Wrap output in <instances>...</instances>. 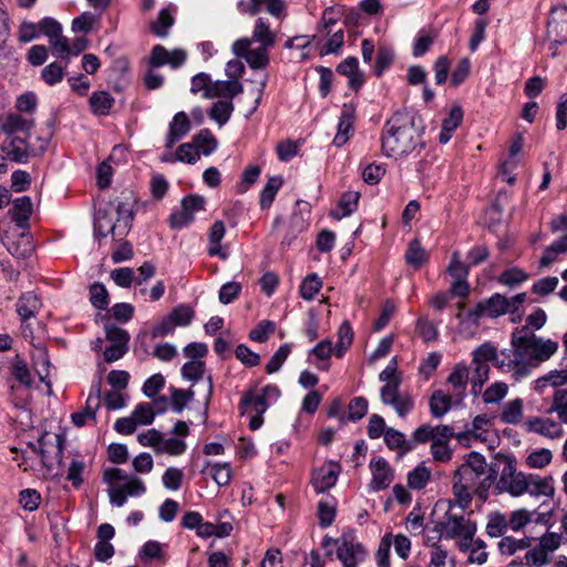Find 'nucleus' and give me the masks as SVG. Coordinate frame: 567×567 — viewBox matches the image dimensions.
Returning <instances> with one entry per match:
<instances>
[{
	"label": "nucleus",
	"instance_id": "f8f14e48",
	"mask_svg": "<svg viewBox=\"0 0 567 567\" xmlns=\"http://www.w3.org/2000/svg\"><path fill=\"white\" fill-rule=\"evenodd\" d=\"M492 423L486 415H477L472 423V427L457 433L456 439L462 444H468L471 441L488 443L489 449H494V433L491 430Z\"/></svg>",
	"mask_w": 567,
	"mask_h": 567
},
{
	"label": "nucleus",
	"instance_id": "de8ad7c7",
	"mask_svg": "<svg viewBox=\"0 0 567 567\" xmlns=\"http://www.w3.org/2000/svg\"><path fill=\"white\" fill-rule=\"evenodd\" d=\"M282 179L278 176L269 177L267 184L260 193V207L261 209L269 208L272 204L275 196L281 187Z\"/></svg>",
	"mask_w": 567,
	"mask_h": 567
},
{
	"label": "nucleus",
	"instance_id": "4c0bfd02",
	"mask_svg": "<svg viewBox=\"0 0 567 567\" xmlns=\"http://www.w3.org/2000/svg\"><path fill=\"white\" fill-rule=\"evenodd\" d=\"M142 424V403L136 404L132 416L121 417L114 423V430L124 435L132 434Z\"/></svg>",
	"mask_w": 567,
	"mask_h": 567
},
{
	"label": "nucleus",
	"instance_id": "7c9ffc66",
	"mask_svg": "<svg viewBox=\"0 0 567 567\" xmlns=\"http://www.w3.org/2000/svg\"><path fill=\"white\" fill-rule=\"evenodd\" d=\"M455 557L439 543L430 546L429 564L426 567H455Z\"/></svg>",
	"mask_w": 567,
	"mask_h": 567
},
{
	"label": "nucleus",
	"instance_id": "49530a36",
	"mask_svg": "<svg viewBox=\"0 0 567 567\" xmlns=\"http://www.w3.org/2000/svg\"><path fill=\"white\" fill-rule=\"evenodd\" d=\"M322 288V281L317 274L308 275L299 287L300 297L303 300H312Z\"/></svg>",
	"mask_w": 567,
	"mask_h": 567
},
{
	"label": "nucleus",
	"instance_id": "39448f33",
	"mask_svg": "<svg viewBox=\"0 0 567 567\" xmlns=\"http://www.w3.org/2000/svg\"><path fill=\"white\" fill-rule=\"evenodd\" d=\"M28 447L40 455L41 463L49 473L62 464L64 439L60 434L45 432L39 437L38 443H28Z\"/></svg>",
	"mask_w": 567,
	"mask_h": 567
},
{
	"label": "nucleus",
	"instance_id": "ea45409f",
	"mask_svg": "<svg viewBox=\"0 0 567 567\" xmlns=\"http://www.w3.org/2000/svg\"><path fill=\"white\" fill-rule=\"evenodd\" d=\"M482 303L487 317L497 318L508 312L507 298L499 293H494Z\"/></svg>",
	"mask_w": 567,
	"mask_h": 567
},
{
	"label": "nucleus",
	"instance_id": "dca6fc26",
	"mask_svg": "<svg viewBox=\"0 0 567 567\" xmlns=\"http://www.w3.org/2000/svg\"><path fill=\"white\" fill-rule=\"evenodd\" d=\"M1 151L6 158L16 163H27L30 157V150L25 138L7 135L1 143Z\"/></svg>",
	"mask_w": 567,
	"mask_h": 567
},
{
	"label": "nucleus",
	"instance_id": "09e8293b",
	"mask_svg": "<svg viewBox=\"0 0 567 567\" xmlns=\"http://www.w3.org/2000/svg\"><path fill=\"white\" fill-rule=\"evenodd\" d=\"M353 331L348 321H343L338 330V341L336 346V355L341 358L348 348L352 344Z\"/></svg>",
	"mask_w": 567,
	"mask_h": 567
},
{
	"label": "nucleus",
	"instance_id": "b1692460",
	"mask_svg": "<svg viewBox=\"0 0 567 567\" xmlns=\"http://www.w3.org/2000/svg\"><path fill=\"white\" fill-rule=\"evenodd\" d=\"M41 306L40 298L31 291L22 293L16 303L17 312L22 321L35 317Z\"/></svg>",
	"mask_w": 567,
	"mask_h": 567
},
{
	"label": "nucleus",
	"instance_id": "774afa93",
	"mask_svg": "<svg viewBox=\"0 0 567 567\" xmlns=\"http://www.w3.org/2000/svg\"><path fill=\"white\" fill-rule=\"evenodd\" d=\"M528 279L527 272L523 269L513 267L503 271L499 276V282L508 287H515Z\"/></svg>",
	"mask_w": 567,
	"mask_h": 567
},
{
	"label": "nucleus",
	"instance_id": "bb28decb",
	"mask_svg": "<svg viewBox=\"0 0 567 567\" xmlns=\"http://www.w3.org/2000/svg\"><path fill=\"white\" fill-rule=\"evenodd\" d=\"M462 120H463L462 107L460 105H454L451 109L449 116L446 118H444L442 122V128H441V133L439 135L440 143L446 144L451 140L454 131L462 123Z\"/></svg>",
	"mask_w": 567,
	"mask_h": 567
},
{
	"label": "nucleus",
	"instance_id": "a18cd8bd",
	"mask_svg": "<svg viewBox=\"0 0 567 567\" xmlns=\"http://www.w3.org/2000/svg\"><path fill=\"white\" fill-rule=\"evenodd\" d=\"M547 413H556L559 421L567 424V389H558L554 392Z\"/></svg>",
	"mask_w": 567,
	"mask_h": 567
},
{
	"label": "nucleus",
	"instance_id": "cd10ccee",
	"mask_svg": "<svg viewBox=\"0 0 567 567\" xmlns=\"http://www.w3.org/2000/svg\"><path fill=\"white\" fill-rule=\"evenodd\" d=\"M251 43L257 42L259 45L272 48L276 43V33L271 31L268 21L264 18H258L255 22Z\"/></svg>",
	"mask_w": 567,
	"mask_h": 567
},
{
	"label": "nucleus",
	"instance_id": "c9c22d12",
	"mask_svg": "<svg viewBox=\"0 0 567 567\" xmlns=\"http://www.w3.org/2000/svg\"><path fill=\"white\" fill-rule=\"evenodd\" d=\"M167 548V543H161L157 540H148L144 543V561L150 559L159 566L165 565L169 558L166 551Z\"/></svg>",
	"mask_w": 567,
	"mask_h": 567
},
{
	"label": "nucleus",
	"instance_id": "423d86ee",
	"mask_svg": "<svg viewBox=\"0 0 567 567\" xmlns=\"http://www.w3.org/2000/svg\"><path fill=\"white\" fill-rule=\"evenodd\" d=\"M437 528L442 538L451 540L458 536L470 537V533H476V523L466 517L463 511L456 512L449 503L444 517L437 523Z\"/></svg>",
	"mask_w": 567,
	"mask_h": 567
},
{
	"label": "nucleus",
	"instance_id": "473e14b6",
	"mask_svg": "<svg viewBox=\"0 0 567 567\" xmlns=\"http://www.w3.org/2000/svg\"><path fill=\"white\" fill-rule=\"evenodd\" d=\"M453 403L454 398L451 393H445L442 390L435 391L430 398L431 414L436 419H441L450 411Z\"/></svg>",
	"mask_w": 567,
	"mask_h": 567
},
{
	"label": "nucleus",
	"instance_id": "c85d7f7f",
	"mask_svg": "<svg viewBox=\"0 0 567 567\" xmlns=\"http://www.w3.org/2000/svg\"><path fill=\"white\" fill-rule=\"evenodd\" d=\"M225 225L221 220H217L213 224L209 231V248L208 252L210 256H218L221 259H227L228 252L226 248L220 245L221 239L225 236Z\"/></svg>",
	"mask_w": 567,
	"mask_h": 567
},
{
	"label": "nucleus",
	"instance_id": "c03bdc74",
	"mask_svg": "<svg viewBox=\"0 0 567 567\" xmlns=\"http://www.w3.org/2000/svg\"><path fill=\"white\" fill-rule=\"evenodd\" d=\"M8 251L18 258H27L33 251L32 238L28 233H22L18 241H9L7 244Z\"/></svg>",
	"mask_w": 567,
	"mask_h": 567
},
{
	"label": "nucleus",
	"instance_id": "6e6552de",
	"mask_svg": "<svg viewBox=\"0 0 567 567\" xmlns=\"http://www.w3.org/2000/svg\"><path fill=\"white\" fill-rule=\"evenodd\" d=\"M336 555L343 567H359L368 558L367 548L351 535L334 540Z\"/></svg>",
	"mask_w": 567,
	"mask_h": 567
},
{
	"label": "nucleus",
	"instance_id": "4be33fe9",
	"mask_svg": "<svg viewBox=\"0 0 567 567\" xmlns=\"http://www.w3.org/2000/svg\"><path fill=\"white\" fill-rule=\"evenodd\" d=\"M526 489L532 496L551 497L555 493L551 477H540L537 474H526Z\"/></svg>",
	"mask_w": 567,
	"mask_h": 567
},
{
	"label": "nucleus",
	"instance_id": "8fccbe9b",
	"mask_svg": "<svg viewBox=\"0 0 567 567\" xmlns=\"http://www.w3.org/2000/svg\"><path fill=\"white\" fill-rule=\"evenodd\" d=\"M233 111L234 105L230 101H218L210 109L209 116L218 123L219 126H223L230 118Z\"/></svg>",
	"mask_w": 567,
	"mask_h": 567
},
{
	"label": "nucleus",
	"instance_id": "412c9836",
	"mask_svg": "<svg viewBox=\"0 0 567 567\" xmlns=\"http://www.w3.org/2000/svg\"><path fill=\"white\" fill-rule=\"evenodd\" d=\"M337 72L349 79V86L359 90L364 83V75L359 70L358 59L349 56L337 65Z\"/></svg>",
	"mask_w": 567,
	"mask_h": 567
},
{
	"label": "nucleus",
	"instance_id": "6e6d98bb",
	"mask_svg": "<svg viewBox=\"0 0 567 567\" xmlns=\"http://www.w3.org/2000/svg\"><path fill=\"white\" fill-rule=\"evenodd\" d=\"M169 188L168 181L158 173H154L150 181V193L151 198L155 202H159L164 198Z\"/></svg>",
	"mask_w": 567,
	"mask_h": 567
},
{
	"label": "nucleus",
	"instance_id": "f3484780",
	"mask_svg": "<svg viewBox=\"0 0 567 567\" xmlns=\"http://www.w3.org/2000/svg\"><path fill=\"white\" fill-rule=\"evenodd\" d=\"M470 381V371L464 363H457L450 373L446 383L452 388L454 403L458 404L463 401L466 393V385Z\"/></svg>",
	"mask_w": 567,
	"mask_h": 567
},
{
	"label": "nucleus",
	"instance_id": "0eeeda50",
	"mask_svg": "<svg viewBox=\"0 0 567 567\" xmlns=\"http://www.w3.org/2000/svg\"><path fill=\"white\" fill-rule=\"evenodd\" d=\"M165 383V378L161 373H155L144 381V395L152 399L148 406L144 403V425L151 424L156 414L164 413L168 409L169 401L167 396L157 395Z\"/></svg>",
	"mask_w": 567,
	"mask_h": 567
},
{
	"label": "nucleus",
	"instance_id": "6ab92c4d",
	"mask_svg": "<svg viewBox=\"0 0 567 567\" xmlns=\"http://www.w3.org/2000/svg\"><path fill=\"white\" fill-rule=\"evenodd\" d=\"M339 475L337 464L330 463L313 472L312 486L317 493H323L336 485Z\"/></svg>",
	"mask_w": 567,
	"mask_h": 567
},
{
	"label": "nucleus",
	"instance_id": "20e7f679",
	"mask_svg": "<svg viewBox=\"0 0 567 567\" xmlns=\"http://www.w3.org/2000/svg\"><path fill=\"white\" fill-rule=\"evenodd\" d=\"M103 481L109 484V496L113 505L123 506L128 497L137 496L142 489V482L137 476L128 475L117 467L105 468Z\"/></svg>",
	"mask_w": 567,
	"mask_h": 567
},
{
	"label": "nucleus",
	"instance_id": "37998d69",
	"mask_svg": "<svg viewBox=\"0 0 567 567\" xmlns=\"http://www.w3.org/2000/svg\"><path fill=\"white\" fill-rule=\"evenodd\" d=\"M523 400L514 399L504 404L501 421L506 424H517L523 417Z\"/></svg>",
	"mask_w": 567,
	"mask_h": 567
},
{
	"label": "nucleus",
	"instance_id": "a878e982",
	"mask_svg": "<svg viewBox=\"0 0 567 567\" xmlns=\"http://www.w3.org/2000/svg\"><path fill=\"white\" fill-rule=\"evenodd\" d=\"M34 121L31 117L22 116L21 114H9L1 125L3 133L14 136L18 132L29 133L33 127Z\"/></svg>",
	"mask_w": 567,
	"mask_h": 567
},
{
	"label": "nucleus",
	"instance_id": "4468645a",
	"mask_svg": "<svg viewBox=\"0 0 567 567\" xmlns=\"http://www.w3.org/2000/svg\"><path fill=\"white\" fill-rule=\"evenodd\" d=\"M186 52L183 49L166 50L163 45H155L151 52L148 63L152 68H158L168 64L172 69H177L186 61Z\"/></svg>",
	"mask_w": 567,
	"mask_h": 567
},
{
	"label": "nucleus",
	"instance_id": "5701e85b",
	"mask_svg": "<svg viewBox=\"0 0 567 567\" xmlns=\"http://www.w3.org/2000/svg\"><path fill=\"white\" fill-rule=\"evenodd\" d=\"M243 92L240 82L233 81H216L206 91L205 99L226 97L231 100L234 96Z\"/></svg>",
	"mask_w": 567,
	"mask_h": 567
},
{
	"label": "nucleus",
	"instance_id": "3c124183",
	"mask_svg": "<svg viewBox=\"0 0 567 567\" xmlns=\"http://www.w3.org/2000/svg\"><path fill=\"white\" fill-rule=\"evenodd\" d=\"M174 24V18L167 9H162L157 19L151 23V31L154 35L164 38L168 29Z\"/></svg>",
	"mask_w": 567,
	"mask_h": 567
},
{
	"label": "nucleus",
	"instance_id": "f704fd0d",
	"mask_svg": "<svg viewBox=\"0 0 567 567\" xmlns=\"http://www.w3.org/2000/svg\"><path fill=\"white\" fill-rule=\"evenodd\" d=\"M203 473H208L218 486H227L231 480L229 463L206 462Z\"/></svg>",
	"mask_w": 567,
	"mask_h": 567
},
{
	"label": "nucleus",
	"instance_id": "f257e3e1",
	"mask_svg": "<svg viewBox=\"0 0 567 567\" xmlns=\"http://www.w3.org/2000/svg\"><path fill=\"white\" fill-rule=\"evenodd\" d=\"M512 344L514 350L507 367L516 380L528 375L532 368L548 360L558 350V342L536 337L528 326L514 330Z\"/></svg>",
	"mask_w": 567,
	"mask_h": 567
},
{
	"label": "nucleus",
	"instance_id": "58836bf2",
	"mask_svg": "<svg viewBox=\"0 0 567 567\" xmlns=\"http://www.w3.org/2000/svg\"><path fill=\"white\" fill-rule=\"evenodd\" d=\"M192 140L196 150L199 152V155L203 154L208 156L216 151L218 146L217 140L207 128L202 130L199 133L194 135Z\"/></svg>",
	"mask_w": 567,
	"mask_h": 567
},
{
	"label": "nucleus",
	"instance_id": "79ce46f5",
	"mask_svg": "<svg viewBox=\"0 0 567 567\" xmlns=\"http://www.w3.org/2000/svg\"><path fill=\"white\" fill-rule=\"evenodd\" d=\"M508 529L507 518L501 512H492L487 516L486 533L491 537H502Z\"/></svg>",
	"mask_w": 567,
	"mask_h": 567
},
{
	"label": "nucleus",
	"instance_id": "2eb2a0df",
	"mask_svg": "<svg viewBox=\"0 0 567 567\" xmlns=\"http://www.w3.org/2000/svg\"><path fill=\"white\" fill-rule=\"evenodd\" d=\"M370 468L372 472V478L370 482V488L372 491L385 489L390 486L393 481V473L383 457H374L370 462Z\"/></svg>",
	"mask_w": 567,
	"mask_h": 567
},
{
	"label": "nucleus",
	"instance_id": "0e129e2a",
	"mask_svg": "<svg viewBox=\"0 0 567 567\" xmlns=\"http://www.w3.org/2000/svg\"><path fill=\"white\" fill-rule=\"evenodd\" d=\"M508 392V386L504 382H495L491 384L483 393V401L486 404L498 403Z\"/></svg>",
	"mask_w": 567,
	"mask_h": 567
},
{
	"label": "nucleus",
	"instance_id": "69168bd1",
	"mask_svg": "<svg viewBox=\"0 0 567 567\" xmlns=\"http://www.w3.org/2000/svg\"><path fill=\"white\" fill-rule=\"evenodd\" d=\"M498 550L502 555L512 556L518 550L528 547V542L525 539H516L514 537H503L498 542Z\"/></svg>",
	"mask_w": 567,
	"mask_h": 567
},
{
	"label": "nucleus",
	"instance_id": "9b49d317",
	"mask_svg": "<svg viewBox=\"0 0 567 567\" xmlns=\"http://www.w3.org/2000/svg\"><path fill=\"white\" fill-rule=\"evenodd\" d=\"M144 445L151 446L156 453H166L173 456L182 455L187 444L179 437H165L159 431L152 429L144 433Z\"/></svg>",
	"mask_w": 567,
	"mask_h": 567
},
{
	"label": "nucleus",
	"instance_id": "1a4fd4ad",
	"mask_svg": "<svg viewBox=\"0 0 567 567\" xmlns=\"http://www.w3.org/2000/svg\"><path fill=\"white\" fill-rule=\"evenodd\" d=\"M380 399L384 405L391 406L401 419L406 417L415 405L414 396L400 391L395 383L384 384L380 390Z\"/></svg>",
	"mask_w": 567,
	"mask_h": 567
},
{
	"label": "nucleus",
	"instance_id": "a19ab883",
	"mask_svg": "<svg viewBox=\"0 0 567 567\" xmlns=\"http://www.w3.org/2000/svg\"><path fill=\"white\" fill-rule=\"evenodd\" d=\"M383 436L390 450H399L405 453L413 449V444L406 440L405 435L393 427H388Z\"/></svg>",
	"mask_w": 567,
	"mask_h": 567
},
{
	"label": "nucleus",
	"instance_id": "bf43d9fd",
	"mask_svg": "<svg viewBox=\"0 0 567 567\" xmlns=\"http://www.w3.org/2000/svg\"><path fill=\"white\" fill-rule=\"evenodd\" d=\"M134 315V307L127 302L115 303L110 310L106 318H113L120 323L128 322Z\"/></svg>",
	"mask_w": 567,
	"mask_h": 567
},
{
	"label": "nucleus",
	"instance_id": "13d9d810",
	"mask_svg": "<svg viewBox=\"0 0 567 567\" xmlns=\"http://www.w3.org/2000/svg\"><path fill=\"white\" fill-rule=\"evenodd\" d=\"M553 458V453L548 449H539L532 452L525 460V463L530 468H544Z\"/></svg>",
	"mask_w": 567,
	"mask_h": 567
},
{
	"label": "nucleus",
	"instance_id": "7ed1b4c3",
	"mask_svg": "<svg viewBox=\"0 0 567 567\" xmlns=\"http://www.w3.org/2000/svg\"><path fill=\"white\" fill-rule=\"evenodd\" d=\"M382 151L389 157L408 155L421 144V135L412 120L393 117L382 135Z\"/></svg>",
	"mask_w": 567,
	"mask_h": 567
},
{
	"label": "nucleus",
	"instance_id": "f03ea898",
	"mask_svg": "<svg viewBox=\"0 0 567 567\" xmlns=\"http://www.w3.org/2000/svg\"><path fill=\"white\" fill-rule=\"evenodd\" d=\"M526 474L517 470V461L513 454L496 453L489 465L486 480L495 483L498 494L507 493L513 497L525 494Z\"/></svg>",
	"mask_w": 567,
	"mask_h": 567
},
{
	"label": "nucleus",
	"instance_id": "603ef678",
	"mask_svg": "<svg viewBox=\"0 0 567 567\" xmlns=\"http://www.w3.org/2000/svg\"><path fill=\"white\" fill-rule=\"evenodd\" d=\"M11 374L24 386H30L33 382L27 362L19 355L16 357L11 364Z\"/></svg>",
	"mask_w": 567,
	"mask_h": 567
},
{
	"label": "nucleus",
	"instance_id": "2f4dec72",
	"mask_svg": "<svg viewBox=\"0 0 567 567\" xmlns=\"http://www.w3.org/2000/svg\"><path fill=\"white\" fill-rule=\"evenodd\" d=\"M9 213L12 217V220L16 221L19 227L24 228L28 225V220L32 214V203L30 197L23 196L17 198L13 202V206Z\"/></svg>",
	"mask_w": 567,
	"mask_h": 567
},
{
	"label": "nucleus",
	"instance_id": "ddd939ff",
	"mask_svg": "<svg viewBox=\"0 0 567 567\" xmlns=\"http://www.w3.org/2000/svg\"><path fill=\"white\" fill-rule=\"evenodd\" d=\"M528 432L539 434L547 439H559L564 435V429L560 421H555L548 416H534L525 422Z\"/></svg>",
	"mask_w": 567,
	"mask_h": 567
},
{
	"label": "nucleus",
	"instance_id": "a211bd4d",
	"mask_svg": "<svg viewBox=\"0 0 567 567\" xmlns=\"http://www.w3.org/2000/svg\"><path fill=\"white\" fill-rule=\"evenodd\" d=\"M354 114L355 105L352 102L344 103L339 117L338 131L333 138L336 146L340 147L348 142L350 133L353 130Z\"/></svg>",
	"mask_w": 567,
	"mask_h": 567
},
{
	"label": "nucleus",
	"instance_id": "72a5a7b5",
	"mask_svg": "<svg viewBox=\"0 0 567 567\" xmlns=\"http://www.w3.org/2000/svg\"><path fill=\"white\" fill-rule=\"evenodd\" d=\"M359 198V192H346L339 200L338 208L331 212V216L336 219H342L350 216L357 210Z\"/></svg>",
	"mask_w": 567,
	"mask_h": 567
},
{
	"label": "nucleus",
	"instance_id": "c756f323",
	"mask_svg": "<svg viewBox=\"0 0 567 567\" xmlns=\"http://www.w3.org/2000/svg\"><path fill=\"white\" fill-rule=\"evenodd\" d=\"M114 102L113 96L106 91L93 92L89 99L90 110L96 116H105L110 114Z\"/></svg>",
	"mask_w": 567,
	"mask_h": 567
},
{
	"label": "nucleus",
	"instance_id": "680f3d73",
	"mask_svg": "<svg viewBox=\"0 0 567 567\" xmlns=\"http://www.w3.org/2000/svg\"><path fill=\"white\" fill-rule=\"evenodd\" d=\"M291 352V346L285 343L272 354L269 362L266 364V372L271 374L280 370L284 362L287 360Z\"/></svg>",
	"mask_w": 567,
	"mask_h": 567
},
{
	"label": "nucleus",
	"instance_id": "864d4df0",
	"mask_svg": "<svg viewBox=\"0 0 567 567\" xmlns=\"http://www.w3.org/2000/svg\"><path fill=\"white\" fill-rule=\"evenodd\" d=\"M103 320H105L104 331L107 341H110L111 344H120L127 347V342L130 340L128 333L124 329H121L115 324L111 323L109 321V318L104 317Z\"/></svg>",
	"mask_w": 567,
	"mask_h": 567
},
{
	"label": "nucleus",
	"instance_id": "052dcab7",
	"mask_svg": "<svg viewBox=\"0 0 567 567\" xmlns=\"http://www.w3.org/2000/svg\"><path fill=\"white\" fill-rule=\"evenodd\" d=\"M404 257L406 264L413 266L414 268L421 267V265L425 261V251L421 247L417 239H414L409 244Z\"/></svg>",
	"mask_w": 567,
	"mask_h": 567
},
{
	"label": "nucleus",
	"instance_id": "393cba45",
	"mask_svg": "<svg viewBox=\"0 0 567 567\" xmlns=\"http://www.w3.org/2000/svg\"><path fill=\"white\" fill-rule=\"evenodd\" d=\"M269 406L265 395L257 393L255 390H248L241 396L239 409L241 413H265Z\"/></svg>",
	"mask_w": 567,
	"mask_h": 567
},
{
	"label": "nucleus",
	"instance_id": "e2e57ef3",
	"mask_svg": "<svg viewBox=\"0 0 567 567\" xmlns=\"http://www.w3.org/2000/svg\"><path fill=\"white\" fill-rule=\"evenodd\" d=\"M415 330L425 343L436 340L439 336L435 324L425 317L417 319Z\"/></svg>",
	"mask_w": 567,
	"mask_h": 567
},
{
	"label": "nucleus",
	"instance_id": "aec40b11",
	"mask_svg": "<svg viewBox=\"0 0 567 567\" xmlns=\"http://www.w3.org/2000/svg\"><path fill=\"white\" fill-rule=\"evenodd\" d=\"M190 131V121L185 112H178L169 123L165 146L167 148L182 140Z\"/></svg>",
	"mask_w": 567,
	"mask_h": 567
},
{
	"label": "nucleus",
	"instance_id": "9d476101",
	"mask_svg": "<svg viewBox=\"0 0 567 567\" xmlns=\"http://www.w3.org/2000/svg\"><path fill=\"white\" fill-rule=\"evenodd\" d=\"M251 39L240 38L231 45V51L236 56L245 58L246 62L251 69H265L269 63V49L259 45L256 49H250Z\"/></svg>",
	"mask_w": 567,
	"mask_h": 567
},
{
	"label": "nucleus",
	"instance_id": "e433bc0d",
	"mask_svg": "<svg viewBox=\"0 0 567 567\" xmlns=\"http://www.w3.org/2000/svg\"><path fill=\"white\" fill-rule=\"evenodd\" d=\"M100 408V399L96 396L87 398L85 408L71 414L72 423L78 426H84L89 420H95L96 411Z\"/></svg>",
	"mask_w": 567,
	"mask_h": 567
},
{
	"label": "nucleus",
	"instance_id": "4d7b16f0",
	"mask_svg": "<svg viewBox=\"0 0 567 567\" xmlns=\"http://www.w3.org/2000/svg\"><path fill=\"white\" fill-rule=\"evenodd\" d=\"M90 300L93 307L100 310H106L109 306V292L101 282H94L90 287Z\"/></svg>",
	"mask_w": 567,
	"mask_h": 567
},
{
	"label": "nucleus",
	"instance_id": "338daca9",
	"mask_svg": "<svg viewBox=\"0 0 567 567\" xmlns=\"http://www.w3.org/2000/svg\"><path fill=\"white\" fill-rule=\"evenodd\" d=\"M431 472L423 465L416 466L408 476V484L411 488L422 489L429 482Z\"/></svg>",
	"mask_w": 567,
	"mask_h": 567
},
{
	"label": "nucleus",
	"instance_id": "5fc2aeb1",
	"mask_svg": "<svg viewBox=\"0 0 567 567\" xmlns=\"http://www.w3.org/2000/svg\"><path fill=\"white\" fill-rule=\"evenodd\" d=\"M168 316L174 322V327L176 328L189 326L195 317V313L189 306L178 305L171 311Z\"/></svg>",
	"mask_w": 567,
	"mask_h": 567
}]
</instances>
